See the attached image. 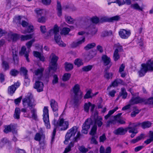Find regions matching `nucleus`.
<instances>
[{"label":"nucleus","mask_w":153,"mask_h":153,"mask_svg":"<svg viewBox=\"0 0 153 153\" xmlns=\"http://www.w3.org/2000/svg\"><path fill=\"white\" fill-rule=\"evenodd\" d=\"M93 67V65H88L85 66L82 68V71L87 72L91 71Z\"/></svg>","instance_id":"obj_39"},{"label":"nucleus","mask_w":153,"mask_h":153,"mask_svg":"<svg viewBox=\"0 0 153 153\" xmlns=\"http://www.w3.org/2000/svg\"><path fill=\"white\" fill-rule=\"evenodd\" d=\"M92 90L90 89L88 91L85 96H84V98L85 99H88L92 97Z\"/></svg>","instance_id":"obj_48"},{"label":"nucleus","mask_w":153,"mask_h":153,"mask_svg":"<svg viewBox=\"0 0 153 153\" xmlns=\"http://www.w3.org/2000/svg\"><path fill=\"white\" fill-rule=\"evenodd\" d=\"M113 75L112 73L106 72L104 75V77L107 79H109L110 78H112Z\"/></svg>","instance_id":"obj_49"},{"label":"nucleus","mask_w":153,"mask_h":153,"mask_svg":"<svg viewBox=\"0 0 153 153\" xmlns=\"http://www.w3.org/2000/svg\"><path fill=\"white\" fill-rule=\"evenodd\" d=\"M85 38L84 37H82L81 39L78 40L76 41H75L72 42L71 44V47L72 48H75L79 46L85 42Z\"/></svg>","instance_id":"obj_21"},{"label":"nucleus","mask_w":153,"mask_h":153,"mask_svg":"<svg viewBox=\"0 0 153 153\" xmlns=\"http://www.w3.org/2000/svg\"><path fill=\"white\" fill-rule=\"evenodd\" d=\"M120 96H122L123 99H126L127 95V93L126 92V90L124 88H122L121 89V91L119 94Z\"/></svg>","instance_id":"obj_31"},{"label":"nucleus","mask_w":153,"mask_h":153,"mask_svg":"<svg viewBox=\"0 0 153 153\" xmlns=\"http://www.w3.org/2000/svg\"><path fill=\"white\" fill-rule=\"evenodd\" d=\"M35 12L36 13L37 17H39V16L41 15L43 13V10L40 8H36L35 10Z\"/></svg>","instance_id":"obj_53"},{"label":"nucleus","mask_w":153,"mask_h":153,"mask_svg":"<svg viewBox=\"0 0 153 153\" xmlns=\"http://www.w3.org/2000/svg\"><path fill=\"white\" fill-rule=\"evenodd\" d=\"M10 38L13 41H15L18 39V36L16 34H13L11 35Z\"/></svg>","instance_id":"obj_60"},{"label":"nucleus","mask_w":153,"mask_h":153,"mask_svg":"<svg viewBox=\"0 0 153 153\" xmlns=\"http://www.w3.org/2000/svg\"><path fill=\"white\" fill-rule=\"evenodd\" d=\"M143 135L141 134L140 135L137 137L135 139L132 140L131 141V142L133 143H135L138 141L141 140L143 137Z\"/></svg>","instance_id":"obj_44"},{"label":"nucleus","mask_w":153,"mask_h":153,"mask_svg":"<svg viewBox=\"0 0 153 153\" xmlns=\"http://www.w3.org/2000/svg\"><path fill=\"white\" fill-rule=\"evenodd\" d=\"M56 9L57 10V14L59 16L62 15V8L61 3L59 1H57Z\"/></svg>","instance_id":"obj_26"},{"label":"nucleus","mask_w":153,"mask_h":153,"mask_svg":"<svg viewBox=\"0 0 153 153\" xmlns=\"http://www.w3.org/2000/svg\"><path fill=\"white\" fill-rule=\"evenodd\" d=\"M38 18V22L39 23H43L45 22L46 18L45 16H42L40 17H37Z\"/></svg>","instance_id":"obj_52"},{"label":"nucleus","mask_w":153,"mask_h":153,"mask_svg":"<svg viewBox=\"0 0 153 153\" xmlns=\"http://www.w3.org/2000/svg\"><path fill=\"white\" fill-rule=\"evenodd\" d=\"M74 146V143L72 142H71L69 144L68 146L65 148V150L64 152V153H67L70 151L72 147H73Z\"/></svg>","instance_id":"obj_45"},{"label":"nucleus","mask_w":153,"mask_h":153,"mask_svg":"<svg viewBox=\"0 0 153 153\" xmlns=\"http://www.w3.org/2000/svg\"><path fill=\"white\" fill-rule=\"evenodd\" d=\"M102 60L103 62L104 65L105 66L108 65L111 61L110 58L105 55H102Z\"/></svg>","instance_id":"obj_23"},{"label":"nucleus","mask_w":153,"mask_h":153,"mask_svg":"<svg viewBox=\"0 0 153 153\" xmlns=\"http://www.w3.org/2000/svg\"><path fill=\"white\" fill-rule=\"evenodd\" d=\"M50 102V105L53 111L55 112L54 114L55 116L58 117V114L57 111H58V106L57 102L53 99H51Z\"/></svg>","instance_id":"obj_11"},{"label":"nucleus","mask_w":153,"mask_h":153,"mask_svg":"<svg viewBox=\"0 0 153 153\" xmlns=\"http://www.w3.org/2000/svg\"><path fill=\"white\" fill-rule=\"evenodd\" d=\"M97 138V137L95 136H92L91 140V143L97 144V141L96 139Z\"/></svg>","instance_id":"obj_63"},{"label":"nucleus","mask_w":153,"mask_h":153,"mask_svg":"<svg viewBox=\"0 0 153 153\" xmlns=\"http://www.w3.org/2000/svg\"><path fill=\"white\" fill-rule=\"evenodd\" d=\"M20 71L22 72L24 76H27V71L24 67H22L20 69Z\"/></svg>","instance_id":"obj_58"},{"label":"nucleus","mask_w":153,"mask_h":153,"mask_svg":"<svg viewBox=\"0 0 153 153\" xmlns=\"http://www.w3.org/2000/svg\"><path fill=\"white\" fill-rule=\"evenodd\" d=\"M102 118L100 116H97L94 120V125H97L99 127L101 126L103 124Z\"/></svg>","instance_id":"obj_24"},{"label":"nucleus","mask_w":153,"mask_h":153,"mask_svg":"<svg viewBox=\"0 0 153 153\" xmlns=\"http://www.w3.org/2000/svg\"><path fill=\"white\" fill-rule=\"evenodd\" d=\"M152 123L150 122L147 121L141 123V126L143 128H147L151 126Z\"/></svg>","instance_id":"obj_29"},{"label":"nucleus","mask_w":153,"mask_h":153,"mask_svg":"<svg viewBox=\"0 0 153 153\" xmlns=\"http://www.w3.org/2000/svg\"><path fill=\"white\" fill-rule=\"evenodd\" d=\"M96 45V44L94 43H89L84 48L86 50H88L90 49L93 48L95 47Z\"/></svg>","instance_id":"obj_43"},{"label":"nucleus","mask_w":153,"mask_h":153,"mask_svg":"<svg viewBox=\"0 0 153 153\" xmlns=\"http://www.w3.org/2000/svg\"><path fill=\"white\" fill-rule=\"evenodd\" d=\"M78 129V127L76 126H74L68 131L65 136V140L64 142L65 144H66L68 143V140L71 137L75 136L77 131Z\"/></svg>","instance_id":"obj_7"},{"label":"nucleus","mask_w":153,"mask_h":153,"mask_svg":"<svg viewBox=\"0 0 153 153\" xmlns=\"http://www.w3.org/2000/svg\"><path fill=\"white\" fill-rule=\"evenodd\" d=\"M54 125L55 128L53 131L51 139V142L53 141L56 133V129L58 127L61 126V130H65L67 129L68 127V123L67 121H64L63 119H61L56 122H55Z\"/></svg>","instance_id":"obj_4"},{"label":"nucleus","mask_w":153,"mask_h":153,"mask_svg":"<svg viewBox=\"0 0 153 153\" xmlns=\"http://www.w3.org/2000/svg\"><path fill=\"white\" fill-rule=\"evenodd\" d=\"M33 26L29 25L25 30L22 31V33L24 34L29 33L33 32Z\"/></svg>","instance_id":"obj_34"},{"label":"nucleus","mask_w":153,"mask_h":153,"mask_svg":"<svg viewBox=\"0 0 153 153\" xmlns=\"http://www.w3.org/2000/svg\"><path fill=\"white\" fill-rule=\"evenodd\" d=\"M142 68H141L140 70L138 71L139 75L140 77L143 76L148 71V70L146 67L143 66H142Z\"/></svg>","instance_id":"obj_28"},{"label":"nucleus","mask_w":153,"mask_h":153,"mask_svg":"<svg viewBox=\"0 0 153 153\" xmlns=\"http://www.w3.org/2000/svg\"><path fill=\"white\" fill-rule=\"evenodd\" d=\"M93 121L91 118L87 119L83 124L82 126V129L81 131L82 133L85 134L88 133V130L90 128V125L93 124Z\"/></svg>","instance_id":"obj_9"},{"label":"nucleus","mask_w":153,"mask_h":153,"mask_svg":"<svg viewBox=\"0 0 153 153\" xmlns=\"http://www.w3.org/2000/svg\"><path fill=\"white\" fill-rule=\"evenodd\" d=\"M115 46L117 48L115 49H117L118 52L123 51V47L121 45H120L119 43L115 44Z\"/></svg>","instance_id":"obj_57"},{"label":"nucleus","mask_w":153,"mask_h":153,"mask_svg":"<svg viewBox=\"0 0 153 153\" xmlns=\"http://www.w3.org/2000/svg\"><path fill=\"white\" fill-rule=\"evenodd\" d=\"M134 108L135 110L132 111L131 114V116L132 117H135L136 115L138 114L140 112V111L138 109H136V107H134Z\"/></svg>","instance_id":"obj_55"},{"label":"nucleus","mask_w":153,"mask_h":153,"mask_svg":"<svg viewBox=\"0 0 153 153\" xmlns=\"http://www.w3.org/2000/svg\"><path fill=\"white\" fill-rule=\"evenodd\" d=\"M120 19V16H116L108 18V22H113L114 21H117Z\"/></svg>","instance_id":"obj_41"},{"label":"nucleus","mask_w":153,"mask_h":153,"mask_svg":"<svg viewBox=\"0 0 153 153\" xmlns=\"http://www.w3.org/2000/svg\"><path fill=\"white\" fill-rule=\"evenodd\" d=\"M82 136V134H81L80 132L78 131L76 136L74 138V142H77V140H79L80 137Z\"/></svg>","instance_id":"obj_59"},{"label":"nucleus","mask_w":153,"mask_h":153,"mask_svg":"<svg viewBox=\"0 0 153 153\" xmlns=\"http://www.w3.org/2000/svg\"><path fill=\"white\" fill-rule=\"evenodd\" d=\"M33 34H30L26 35H22L21 37V39L22 41H25L31 39L33 38Z\"/></svg>","instance_id":"obj_27"},{"label":"nucleus","mask_w":153,"mask_h":153,"mask_svg":"<svg viewBox=\"0 0 153 153\" xmlns=\"http://www.w3.org/2000/svg\"><path fill=\"white\" fill-rule=\"evenodd\" d=\"M15 152L16 153H26L24 149H19L18 148L15 149Z\"/></svg>","instance_id":"obj_64"},{"label":"nucleus","mask_w":153,"mask_h":153,"mask_svg":"<svg viewBox=\"0 0 153 153\" xmlns=\"http://www.w3.org/2000/svg\"><path fill=\"white\" fill-rule=\"evenodd\" d=\"M43 112V120L45 123V125L46 128L48 129L50 128V125L49 122L48 110V107H44Z\"/></svg>","instance_id":"obj_8"},{"label":"nucleus","mask_w":153,"mask_h":153,"mask_svg":"<svg viewBox=\"0 0 153 153\" xmlns=\"http://www.w3.org/2000/svg\"><path fill=\"white\" fill-rule=\"evenodd\" d=\"M120 56L117 52V49H115L113 55V58L114 61H116L120 59Z\"/></svg>","instance_id":"obj_42"},{"label":"nucleus","mask_w":153,"mask_h":153,"mask_svg":"<svg viewBox=\"0 0 153 153\" xmlns=\"http://www.w3.org/2000/svg\"><path fill=\"white\" fill-rule=\"evenodd\" d=\"M59 28L56 25H55L53 29L50 30L48 33V35L51 36L54 34V39L57 44L60 46L65 47L66 44L63 42L61 39L60 36L59 34Z\"/></svg>","instance_id":"obj_1"},{"label":"nucleus","mask_w":153,"mask_h":153,"mask_svg":"<svg viewBox=\"0 0 153 153\" xmlns=\"http://www.w3.org/2000/svg\"><path fill=\"white\" fill-rule=\"evenodd\" d=\"M19 73V72L17 70L15 69H13L11 70L10 72V74L14 76H16Z\"/></svg>","instance_id":"obj_54"},{"label":"nucleus","mask_w":153,"mask_h":153,"mask_svg":"<svg viewBox=\"0 0 153 153\" xmlns=\"http://www.w3.org/2000/svg\"><path fill=\"white\" fill-rule=\"evenodd\" d=\"M130 7L132 8L139 11H142L143 10V8L142 7H140L138 4L137 3L131 4Z\"/></svg>","instance_id":"obj_35"},{"label":"nucleus","mask_w":153,"mask_h":153,"mask_svg":"<svg viewBox=\"0 0 153 153\" xmlns=\"http://www.w3.org/2000/svg\"><path fill=\"white\" fill-rule=\"evenodd\" d=\"M33 53L34 56L39 58L40 60L42 61H44L45 58L43 54H41L39 52L36 51H34Z\"/></svg>","instance_id":"obj_25"},{"label":"nucleus","mask_w":153,"mask_h":153,"mask_svg":"<svg viewBox=\"0 0 153 153\" xmlns=\"http://www.w3.org/2000/svg\"><path fill=\"white\" fill-rule=\"evenodd\" d=\"M128 129V127L125 128L120 127L115 130L114 131V133L116 135H123L127 132Z\"/></svg>","instance_id":"obj_18"},{"label":"nucleus","mask_w":153,"mask_h":153,"mask_svg":"<svg viewBox=\"0 0 153 153\" xmlns=\"http://www.w3.org/2000/svg\"><path fill=\"white\" fill-rule=\"evenodd\" d=\"M19 53L21 56H24L26 58L27 61L28 62H30V60L28 58L29 52V51H26V48L25 46H23L22 47L21 51Z\"/></svg>","instance_id":"obj_20"},{"label":"nucleus","mask_w":153,"mask_h":153,"mask_svg":"<svg viewBox=\"0 0 153 153\" xmlns=\"http://www.w3.org/2000/svg\"><path fill=\"white\" fill-rule=\"evenodd\" d=\"M79 149L81 152L84 153L88 151V149L85 148V147L83 146H79Z\"/></svg>","instance_id":"obj_61"},{"label":"nucleus","mask_w":153,"mask_h":153,"mask_svg":"<svg viewBox=\"0 0 153 153\" xmlns=\"http://www.w3.org/2000/svg\"><path fill=\"white\" fill-rule=\"evenodd\" d=\"M51 0H41L42 3L45 5H49L51 3Z\"/></svg>","instance_id":"obj_62"},{"label":"nucleus","mask_w":153,"mask_h":153,"mask_svg":"<svg viewBox=\"0 0 153 153\" xmlns=\"http://www.w3.org/2000/svg\"><path fill=\"white\" fill-rule=\"evenodd\" d=\"M35 41V40L33 39L28 42L26 43V45L27 46V48L28 49H30V47L32 45V44Z\"/></svg>","instance_id":"obj_51"},{"label":"nucleus","mask_w":153,"mask_h":153,"mask_svg":"<svg viewBox=\"0 0 153 153\" xmlns=\"http://www.w3.org/2000/svg\"><path fill=\"white\" fill-rule=\"evenodd\" d=\"M71 77V74L70 73H66L62 77V80L64 81H66L68 80Z\"/></svg>","instance_id":"obj_47"},{"label":"nucleus","mask_w":153,"mask_h":153,"mask_svg":"<svg viewBox=\"0 0 153 153\" xmlns=\"http://www.w3.org/2000/svg\"><path fill=\"white\" fill-rule=\"evenodd\" d=\"M142 66L146 67L148 71H153V59H150L146 64H142Z\"/></svg>","instance_id":"obj_19"},{"label":"nucleus","mask_w":153,"mask_h":153,"mask_svg":"<svg viewBox=\"0 0 153 153\" xmlns=\"http://www.w3.org/2000/svg\"><path fill=\"white\" fill-rule=\"evenodd\" d=\"M128 129H129L128 132L130 133H131V137L133 138L134 137L136 134L138 132L135 129H133L132 127H128Z\"/></svg>","instance_id":"obj_30"},{"label":"nucleus","mask_w":153,"mask_h":153,"mask_svg":"<svg viewBox=\"0 0 153 153\" xmlns=\"http://www.w3.org/2000/svg\"><path fill=\"white\" fill-rule=\"evenodd\" d=\"M97 129V126L94 125L91 129V131L89 133L92 136H95V134L96 132Z\"/></svg>","instance_id":"obj_40"},{"label":"nucleus","mask_w":153,"mask_h":153,"mask_svg":"<svg viewBox=\"0 0 153 153\" xmlns=\"http://www.w3.org/2000/svg\"><path fill=\"white\" fill-rule=\"evenodd\" d=\"M96 54L95 52L93 51H90L88 53H84V56L85 61L86 62H88L95 56Z\"/></svg>","instance_id":"obj_16"},{"label":"nucleus","mask_w":153,"mask_h":153,"mask_svg":"<svg viewBox=\"0 0 153 153\" xmlns=\"http://www.w3.org/2000/svg\"><path fill=\"white\" fill-rule=\"evenodd\" d=\"M51 59L49 67V75L51 76V72L53 74L56 71L57 69V62L58 59V57L54 54L52 53L50 56Z\"/></svg>","instance_id":"obj_5"},{"label":"nucleus","mask_w":153,"mask_h":153,"mask_svg":"<svg viewBox=\"0 0 153 153\" xmlns=\"http://www.w3.org/2000/svg\"><path fill=\"white\" fill-rule=\"evenodd\" d=\"M23 105L24 107H28L29 109L34 108L36 102L33 95L31 93H28L25 98L22 100Z\"/></svg>","instance_id":"obj_2"},{"label":"nucleus","mask_w":153,"mask_h":153,"mask_svg":"<svg viewBox=\"0 0 153 153\" xmlns=\"http://www.w3.org/2000/svg\"><path fill=\"white\" fill-rule=\"evenodd\" d=\"M20 110L18 108H15V112L13 115V117L15 119H19L20 118Z\"/></svg>","instance_id":"obj_32"},{"label":"nucleus","mask_w":153,"mask_h":153,"mask_svg":"<svg viewBox=\"0 0 153 153\" xmlns=\"http://www.w3.org/2000/svg\"><path fill=\"white\" fill-rule=\"evenodd\" d=\"M120 37L123 39H126L130 36L131 32L129 30L121 29L119 32Z\"/></svg>","instance_id":"obj_12"},{"label":"nucleus","mask_w":153,"mask_h":153,"mask_svg":"<svg viewBox=\"0 0 153 153\" xmlns=\"http://www.w3.org/2000/svg\"><path fill=\"white\" fill-rule=\"evenodd\" d=\"M91 105V103L88 102V103L85 104L84 106V109L85 111L86 112H88L89 110V107Z\"/></svg>","instance_id":"obj_56"},{"label":"nucleus","mask_w":153,"mask_h":153,"mask_svg":"<svg viewBox=\"0 0 153 153\" xmlns=\"http://www.w3.org/2000/svg\"><path fill=\"white\" fill-rule=\"evenodd\" d=\"M73 90L74 94V98L73 100L71 101V103L72 105L73 104L74 105H77L82 97V93L80 91L79 85L78 84L75 85Z\"/></svg>","instance_id":"obj_3"},{"label":"nucleus","mask_w":153,"mask_h":153,"mask_svg":"<svg viewBox=\"0 0 153 153\" xmlns=\"http://www.w3.org/2000/svg\"><path fill=\"white\" fill-rule=\"evenodd\" d=\"M43 87L44 85L42 82L37 81V80H36L33 88L36 89L38 92L42 91H43Z\"/></svg>","instance_id":"obj_14"},{"label":"nucleus","mask_w":153,"mask_h":153,"mask_svg":"<svg viewBox=\"0 0 153 153\" xmlns=\"http://www.w3.org/2000/svg\"><path fill=\"white\" fill-rule=\"evenodd\" d=\"M4 131L5 133L12 132L14 134H16L17 133V131L15 126L12 124L5 126Z\"/></svg>","instance_id":"obj_10"},{"label":"nucleus","mask_w":153,"mask_h":153,"mask_svg":"<svg viewBox=\"0 0 153 153\" xmlns=\"http://www.w3.org/2000/svg\"><path fill=\"white\" fill-rule=\"evenodd\" d=\"M70 31V29L69 28L67 27H64L62 28L60 33L61 34L65 35L68 34Z\"/></svg>","instance_id":"obj_46"},{"label":"nucleus","mask_w":153,"mask_h":153,"mask_svg":"<svg viewBox=\"0 0 153 153\" xmlns=\"http://www.w3.org/2000/svg\"><path fill=\"white\" fill-rule=\"evenodd\" d=\"M44 131L42 128H40L38 132L35 135L34 139L36 141H40L42 138H44L45 135L44 134Z\"/></svg>","instance_id":"obj_15"},{"label":"nucleus","mask_w":153,"mask_h":153,"mask_svg":"<svg viewBox=\"0 0 153 153\" xmlns=\"http://www.w3.org/2000/svg\"><path fill=\"white\" fill-rule=\"evenodd\" d=\"M44 70L43 68H41L35 70L34 72V75L33 79L36 80L41 79L42 76V73Z\"/></svg>","instance_id":"obj_13"},{"label":"nucleus","mask_w":153,"mask_h":153,"mask_svg":"<svg viewBox=\"0 0 153 153\" xmlns=\"http://www.w3.org/2000/svg\"><path fill=\"white\" fill-rule=\"evenodd\" d=\"M129 103L131 105L142 103L145 104L153 105V97L148 99L138 97H133L129 101Z\"/></svg>","instance_id":"obj_6"},{"label":"nucleus","mask_w":153,"mask_h":153,"mask_svg":"<svg viewBox=\"0 0 153 153\" xmlns=\"http://www.w3.org/2000/svg\"><path fill=\"white\" fill-rule=\"evenodd\" d=\"M74 64L78 66L79 67L83 64V62L82 60L79 59H77L75 60Z\"/></svg>","instance_id":"obj_50"},{"label":"nucleus","mask_w":153,"mask_h":153,"mask_svg":"<svg viewBox=\"0 0 153 153\" xmlns=\"http://www.w3.org/2000/svg\"><path fill=\"white\" fill-rule=\"evenodd\" d=\"M65 68L66 71H69L73 68V65L70 63L66 62L65 63Z\"/></svg>","instance_id":"obj_33"},{"label":"nucleus","mask_w":153,"mask_h":153,"mask_svg":"<svg viewBox=\"0 0 153 153\" xmlns=\"http://www.w3.org/2000/svg\"><path fill=\"white\" fill-rule=\"evenodd\" d=\"M31 110V112L32 114V117L35 120H36L37 118V115L36 114V110L34 108L31 109H30Z\"/></svg>","instance_id":"obj_38"},{"label":"nucleus","mask_w":153,"mask_h":153,"mask_svg":"<svg viewBox=\"0 0 153 153\" xmlns=\"http://www.w3.org/2000/svg\"><path fill=\"white\" fill-rule=\"evenodd\" d=\"M2 67L4 70L6 71L9 68L8 63L6 61L3 60L2 63Z\"/></svg>","instance_id":"obj_37"},{"label":"nucleus","mask_w":153,"mask_h":153,"mask_svg":"<svg viewBox=\"0 0 153 153\" xmlns=\"http://www.w3.org/2000/svg\"><path fill=\"white\" fill-rule=\"evenodd\" d=\"M124 82L121 79L117 78L114 80L112 83L111 85L108 87L107 90L110 89V88L113 86L114 87L117 86L118 84H121L123 85Z\"/></svg>","instance_id":"obj_22"},{"label":"nucleus","mask_w":153,"mask_h":153,"mask_svg":"<svg viewBox=\"0 0 153 153\" xmlns=\"http://www.w3.org/2000/svg\"><path fill=\"white\" fill-rule=\"evenodd\" d=\"M20 86V83L18 82L15 83L14 85L9 86L8 88V93L10 94H13L16 90V88Z\"/></svg>","instance_id":"obj_17"},{"label":"nucleus","mask_w":153,"mask_h":153,"mask_svg":"<svg viewBox=\"0 0 153 153\" xmlns=\"http://www.w3.org/2000/svg\"><path fill=\"white\" fill-rule=\"evenodd\" d=\"M141 123L139 122L133 123H131V122H130L129 123V126L128 127H132L133 129H136V128L139 127L141 125Z\"/></svg>","instance_id":"obj_36"}]
</instances>
